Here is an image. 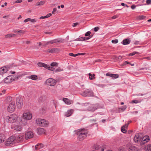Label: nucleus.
I'll return each instance as SVG.
<instances>
[{"mask_svg": "<svg viewBox=\"0 0 151 151\" xmlns=\"http://www.w3.org/2000/svg\"><path fill=\"white\" fill-rule=\"evenodd\" d=\"M15 35L13 34H9L5 35L6 38H10L13 37Z\"/></svg>", "mask_w": 151, "mask_h": 151, "instance_id": "32", "label": "nucleus"}, {"mask_svg": "<svg viewBox=\"0 0 151 151\" xmlns=\"http://www.w3.org/2000/svg\"><path fill=\"white\" fill-rule=\"evenodd\" d=\"M63 100L65 104L67 105H70L73 104V101L72 100H70L67 98H64Z\"/></svg>", "mask_w": 151, "mask_h": 151, "instance_id": "17", "label": "nucleus"}, {"mask_svg": "<svg viewBox=\"0 0 151 151\" xmlns=\"http://www.w3.org/2000/svg\"><path fill=\"white\" fill-rule=\"evenodd\" d=\"M118 16L117 15H115L112 17V19H115L118 17Z\"/></svg>", "mask_w": 151, "mask_h": 151, "instance_id": "57", "label": "nucleus"}, {"mask_svg": "<svg viewBox=\"0 0 151 151\" xmlns=\"http://www.w3.org/2000/svg\"><path fill=\"white\" fill-rule=\"evenodd\" d=\"M138 52H132V53H129V55H128L129 56H133V55H134L136 53H137Z\"/></svg>", "mask_w": 151, "mask_h": 151, "instance_id": "44", "label": "nucleus"}, {"mask_svg": "<svg viewBox=\"0 0 151 151\" xmlns=\"http://www.w3.org/2000/svg\"><path fill=\"white\" fill-rule=\"evenodd\" d=\"M4 120L5 122L10 123L15 122L20 123L22 122L21 119L15 114H13L6 116L4 118Z\"/></svg>", "mask_w": 151, "mask_h": 151, "instance_id": "1", "label": "nucleus"}, {"mask_svg": "<svg viewBox=\"0 0 151 151\" xmlns=\"http://www.w3.org/2000/svg\"><path fill=\"white\" fill-rule=\"evenodd\" d=\"M29 78L33 80L36 81L37 80V76L35 75H32L28 77Z\"/></svg>", "mask_w": 151, "mask_h": 151, "instance_id": "26", "label": "nucleus"}, {"mask_svg": "<svg viewBox=\"0 0 151 151\" xmlns=\"http://www.w3.org/2000/svg\"><path fill=\"white\" fill-rule=\"evenodd\" d=\"M16 109V105L14 101H12L9 104L8 107V111L10 113L14 112Z\"/></svg>", "mask_w": 151, "mask_h": 151, "instance_id": "7", "label": "nucleus"}, {"mask_svg": "<svg viewBox=\"0 0 151 151\" xmlns=\"http://www.w3.org/2000/svg\"><path fill=\"white\" fill-rule=\"evenodd\" d=\"M52 15V14L51 13H49L47 14L46 16V18H48L50 17Z\"/></svg>", "mask_w": 151, "mask_h": 151, "instance_id": "54", "label": "nucleus"}, {"mask_svg": "<svg viewBox=\"0 0 151 151\" xmlns=\"http://www.w3.org/2000/svg\"><path fill=\"white\" fill-rule=\"evenodd\" d=\"M7 68L5 67H4L0 68V74L3 75L6 73L7 71Z\"/></svg>", "mask_w": 151, "mask_h": 151, "instance_id": "21", "label": "nucleus"}, {"mask_svg": "<svg viewBox=\"0 0 151 151\" xmlns=\"http://www.w3.org/2000/svg\"><path fill=\"white\" fill-rule=\"evenodd\" d=\"M96 85L97 86H99L100 87H101L102 88L104 86V85L103 84H96Z\"/></svg>", "mask_w": 151, "mask_h": 151, "instance_id": "50", "label": "nucleus"}, {"mask_svg": "<svg viewBox=\"0 0 151 151\" xmlns=\"http://www.w3.org/2000/svg\"><path fill=\"white\" fill-rule=\"evenodd\" d=\"M140 102L138 100H133L132 101L130 102L131 103H135V104H137L139 103Z\"/></svg>", "mask_w": 151, "mask_h": 151, "instance_id": "39", "label": "nucleus"}, {"mask_svg": "<svg viewBox=\"0 0 151 151\" xmlns=\"http://www.w3.org/2000/svg\"><path fill=\"white\" fill-rule=\"evenodd\" d=\"M107 76H110L113 78H117L119 77V75L117 74H113L109 73H107L106 74Z\"/></svg>", "mask_w": 151, "mask_h": 151, "instance_id": "23", "label": "nucleus"}, {"mask_svg": "<svg viewBox=\"0 0 151 151\" xmlns=\"http://www.w3.org/2000/svg\"><path fill=\"white\" fill-rule=\"evenodd\" d=\"M89 78L90 80H92L95 78L94 76L95 75L94 74L92 75L91 73H89L88 74Z\"/></svg>", "mask_w": 151, "mask_h": 151, "instance_id": "33", "label": "nucleus"}, {"mask_svg": "<svg viewBox=\"0 0 151 151\" xmlns=\"http://www.w3.org/2000/svg\"><path fill=\"white\" fill-rule=\"evenodd\" d=\"M58 63L56 62H53L50 65L51 66L54 67V66H58Z\"/></svg>", "mask_w": 151, "mask_h": 151, "instance_id": "37", "label": "nucleus"}, {"mask_svg": "<svg viewBox=\"0 0 151 151\" xmlns=\"http://www.w3.org/2000/svg\"><path fill=\"white\" fill-rule=\"evenodd\" d=\"M11 128L17 132L20 131L22 129V127L20 125H13L12 126Z\"/></svg>", "mask_w": 151, "mask_h": 151, "instance_id": "13", "label": "nucleus"}, {"mask_svg": "<svg viewBox=\"0 0 151 151\" xmlns=\"http://www.w3.org/2000/svg\"><path fill=\"white\" fill-rule=\"evenodd\" d=\"M79 55H84L86 54L85 53H78Z\"/></svg>", "mask_w": 151, "mask_h": 151, "instance_id": "60", "label": "nucleus"}, {"mask_svg": "<svg viewBox=\"0 0 151 151\" xmlns=\"http://www.w3.org/2000/svg\"><path fill=\"white\" fill-rule=\"evenodd\" d=\"M22 1V0H17L15 1V3H20Z\"/></svg>", "mask_w": 151, "mask_h": 151, "instance_id": "51", "label": "nucleus"}, {"mask_svg": "<svg viewBox=\"0 0 151 151\" xmlns=\"http://www.w3.org/2000/svg\"><path fill=\"white\" fill-rule=\"evenodd\" d=\"M16 143L15 137L12 136L6 139L5 142V145L6 146H12Z\"/></svg>", "mask_w": 151, "mask_h": 151, "instance_id": "3", "label": "nucleus"}, {"mask_svg": "<svg viewBox=\"0 0 151 151\" xmlns=\"http://www.w3.org/2000/svg\"><path fill=\"white\" fill-rule=\"evenodd\" d=\"M136 6L134 5H132L131 6V8L132 9H135L136 8Z\"/></svg>", "mask_w": 151, "mask_h": 151, "instance_id": "56", "label": "nucleus"}, {"mask_svg": "<svg viewBox=\"0 0 151 151\" xmlns=\"http://www.w3.org/2000/svg\"><path fill=\"white\" fill-rule=\"evenodd\" d=\"M14 32L15 33H23L24 32L22 30L17 29L14 31Z\"/></svg>", "mask_w": 151, "mask_h": 151, "instance_id": "34", "label": "nucleus"}, {"mask_svg": "<svg viewBox=\"0 0 151 151\" xmlns=\"http://www.w3.org/2000/svg\"><path fill=\"white\" fill-rule=\"evenodd\" d=\"M8 16H3V18H8Z\"/></svg>", "mask_w": 151, "mask_h": 151, "instance_id": "62", "label": "nucleus"}, {"mask_svg": "<svg viewBox=\"0 0 151 151\" xmlns=\"http://www.w3.org/2000/svg\"><path fill=\"white\" fill-rule=\"evenodd\" d=\"M87 131L85 129L79 130L78 131L77 134L78 135L79 139L81 141L85 139L87 136Z\"/></svg>", "mask_w": 151, "mask_h": 151, "instance_id": "2", "label": "nucleus"}, {"mask_svg": "<svg viewBox=\"0 0 151 151\" xmlns=\"http://www.w3.org/2000/svg\"><path fill=\"white\" fill-rule=\"evenodd\" d=\"M145 151H151V144L147 145L145 147Z\"/></svg>", "mask_w": 151, "mask_h": 151, "instance_id": "30", "label": "nucleus"}, {"mask_svg": "<svg viewBox=\"0 0 151 151\" xmlns=\"http://www.w3.org/2000/svg\"><path fill=\"white\" fill-rule=\"evenodd\" d=\"M142 134L141 133H139L136 134L134 138V140L135 142H141L142 140Z\"/></svg>", "mask_w": 151, "mask_h": 151, "instance_id": "8", "label": "nucleus"}, {"mask_svg": "<svg viewBox=\"0 0 151 151\" xmlns=\"http://www.w3.org/2000/svg\"><path fill=\"white\" fill-rule=\"evenodd\" d=\"M130 42V40L129 39L124 40L122 42V43L124 45H127L129 44Z\"/></svg>", "mask_w": 151, "mask_h": 151, "instance_id": "28", "label": "nucleus"}, {"mask_svg": "<svg viewBox=\"0 0 151 151\" xmlns=\"http://www.w3.org/2000/svg\"><path fill=\"white\" fill-rule=\"evenodd\" d=\"M74 111L73 109H70L68 110L65 114V116L67 117H69L70 116Z\"/></svg>", "mask_w": 151, "mask_h": 151, "instance_id": "20", "label": "nucleus"}, {"mask_svg": "<svg viewBox=\"0 0 151 151\" xmlns=\"http://www.w3.org/2000/svg\"><path fill=\"white\" fill-rule=\"evenodd\" d=\"M75 40L78 41H84V40L83 39V37H81L78 38L76 39Z\"/></svg>", "mask_w": 151, "mask_h": 151, "instance_id": "41", "label": "nucleus"}, {"mask_svg": "<svg viewBox=\"0 0 151 151\" xmlns=\"http://www.w3.org/2000/svg\"><path fill=\"white\" fill-rule=\"evenodd\" d=\"M15 137L16 143L18 142H22L24 139V135L22 134H19Z\"/></svg>", "mask_w": 151, "mask_h": 151, "instance_id": "12", "label": "nucleus"}, {"mask_svg": "<svg viewBox=\"0 0 151 151\" xmlns=\"http://www.w3.org/2000/svg\"><path fill=\"white\" fill-rule=\"evenodd\" d=\"M69 55L70 56L74 57V54L72 53H69Z\"/></svg>", "mask_w": 151, "mask_h": 151, "instance_id": "59", "label": "nucleus"}, {"mask_svg": "<svg viewBox=\"0 0 151 151\" xmlns=\"http://www.w3.org/2000/svg\"><path fill=\"white\" fill-rule=\"evenodd\" d=\"M78 24V23H77V22L73 24L72 25V26L73 27H75Z\"/></svg>", "mask_w": 151, "mask_h": 151, "instance_id": "52", "label": "nucleus"}, {"mask_svg": "<svg viewBox=\"0 0 151 151\" xmlns=\"http://www.w3.org/2000/svg\"><path fill=\"white\" fill-rule=\"evenodd\" d=\"M37 21V20L35 19H31L30 18H28L25 19L24 22L25 23L27 22H30L32 23H35Z\"/></svg>", "mask_w": 151, "mask_h": 151, "instance_id": "25", "label": "nucleus"}, {"mask_svg": "<svg viewBox=\"0 0 151 151\" xmlns=\"http://www.w3.org/2000/svg\"><path fill=\"white\" fill-rule=\"evenodd\" d=\"M46 16H45L44 17L41 16L40 18V19H44L46 18Z\"/></svg>", "mask_w": 151, "mask_h": 151, "instance_id": "58", "label": "nucleus"}, {"mask_svg": "<svg viewBox=\"0 0 151 151\" xmlns=\"http://www.w3.org/2000/svg\"><path fill=\"white\" fill-rule=\"evenodd\" d=\"M13 80L12 76H8L4 79V81L6 83H9L12 81Z\"/></svg>", "mask_w": 151, "mask_h": 151, "instance_id": "16", "label": "nucleus"}, {"mask_svg": "<svg viewBox=\"0 0 151 151\" xmlns=\"http://www.w3.org/2000/svg\"><path fill=\"white\" fill-rule=\"evenodd\" d=\"M98 104H96L95 105H92L89 106L88 109V110L92 111H95L96 109L100 108Z\"/></svg>", "mask_w": 151, "mask_h": 151, "instance_id": "10", "label": "nucleus"}, {"mask_svg": "<svg viewBox=\"0 0 151 151\" xmlns=\"http://www.w3.org/2000/svg\"><path fill=\"white\" fill-rule=\"evenodd\" d=\"M44 145L42 143L38 144L35 146V149L36 150L43 148L44 147Z\"/></svg>", "mask_w": 151, "mask_h": 151, "instance_id": "22", "label": "nucleus"}, {"mask_svg": "<svg viewBox=\"0 0 151 151\" xmlns=\"http://www.w3.org/2000/svg\"><path fill=\"white\" fill-rule=\"evenodd\" d=\"M54 43H57L60 42V40L59 39H55L54 40Z\"/></svg>", "mask_w": 151, "mask_h": 151, "instance_id": "42", "label": "nucleus"}, {"mask_svg": "<svg viewBox=\"0 0 151 151\" xmlns=\"http://www.w3.org/2000/svg\"><path fill=\"white\" fill-rule=\"evenodd\" d=\"M37 133L39 134H42L45 133L46 131L43 128H39L37 129Z\"/></svg>", "mask_w": 151, "mask_h": 151, "instance_id": "24", "label": "nucleus"}, {"mask_svg": "<svg viewBox=\"0 0 151 151\" xmlns=\"http://www.w3.org/2000/svg\"><path fill=\"white\" fill-rule=\"evenodd\" d=\"M36 122L38 125L42 127H46L49 124V122L41 118L37 119Z\"/></svg>", "mask_w": 151, "mask_h": 151, "instance_id": "4", "label": "nucleus"}, {"mask_svg": "<svg viewBox=\"0 0 151 151\" xmlns=\"http://www.w3.org/2000/svg\"><path fill=\"white\" fill-rule=\"evenodd\" d=\"M33 136V134L31 131H29L26 133L25 135V138L26 139L31 138Z\"/></svg>", "mask_w": 151, "mask_h": 151, "instance_id": "15", "label": "nucleus"}, {"mask_svg": "<svg viewBox=\"0 0 151 151\" xmlns=\"http://www.w3.org/2000/svg\"><path fill=\"white\" fill-rule=\"evenodd\" d=\"M150 140L149 137L147 135H145L144 137H142L141 142H140V144L142 145L149 141Z\"/></svg>", "mask_w": 151, "mask_h": 151, "instance_id": "11", "label": "nucleus"}, {"mask_svg": "<svg viewBox=\"0 0 151 151\" xmlns=\"http://www.w3.org/2000/svg\"><path fill=\"white\" fill-rule=\"evenodd\" d=\"M57 10V9L56 8H55L53 9V11L52 12L53 14H54V12H55Z\"/></svg>", "mask_w": 151, "mask_h": 151, "instance_id": "55", "label": "nucleus"}, {"mask_svg": "<svg viewBox=\"0 0 151 151\" xmlns=\"http://www.w3.org/2000/svg\"><path fill=\"white\" fill-rule=\"evenodd\" d=\"M58 49L56 48H52L48 49L47 51L50 53H54L57 51Z\"/></svg>", "mask_w": 151, "mask_h": 151, "instance_id": "27", "label": "nucleus"}, {"mask_svg": "<svg viewBox=\"0 0 151 151\" xmlns=\"http://www.w3.org/2000/svg\"><path fill=\"white\" fill-rule=\"evenodd\" d=\"M16 103L18 108H20L22 107L23 105L22 100L19 98H17L16 100Z\"/></svg>", "mask_w": 151, "mask_h": 151, "instance_id": "14", "label": "nucleus"}, {"mask_svg": "<svg viewBox=\"0 0 151 151\" xmlns=\"http://www.w3.org/2000/svg\"><path fill=\"white\" fill-rule=\"evenodd\" d=\"M129 123L128 124H126L122 126L121 128V131L124 133H126L127 132L126 129L127 128Z\"/></svg>", "mask_w": 151, "mask_h": 151, "instance_id": "18", "label": "nucleus"}, {"mask_svg": "<svg viewBox=\"0 0 151 151\" xmlns=\"http://www.w3.org/2000/svg\"><path fill=\"white\" fill-rule=\"evenodd\" d=\"M78 55H79L78 53H77V54H74V57H76V56H77Z\"/></svg>", "mask_w": 151, "mask_h": 151, "instance_id": "63", "label": "nucleus"}, {"mask_svg": "<svg viewBox=\"0 0 151 151\" xmlns=\"http://www.w3.org/2000/svg\"><path fill=\"white\" fill-rule=\"evenodd\" d=\"M146 2L147 4H150L151 3V0H147L146 1Z\"/></svg>", "mask_w": 151, "mask_h": 151, "instance_id": "53", "label": "nucleus"}, {"mask_svg": "<svg viewBox=\"0 0 151 151\" xmlns=\"http://www.w3.org/2000/svg\"><path fill=\"white\" fill-rule=\"evenodd\" d=\"M45 2L44 1H41L37 3V6L42 5L44 4Z\"/></svg>", "mask_w": 151, "mask_h": 151, "instance_id": "38", "label": "nucleus"}, {"mask_svg": "<svg viewBox=\"0 0 151 151\" xmlns=\"http://www.w3.org/2000/svg\"><path fill=\"white\" fill-rule=\"evenodd\" d=\"M138 149L135 147H131L129 149V151H137Z\"/></svg>", "mask_w": 151, "mask_h": 151, "instance_id": "31", "label": "nucleus"}, {"mask_svg": "<svg viewBox=\"0 0 151 151\" xmlns=\"http://www.w3.org/2000/svg\"><path fill=\"white\" fill-rule=\"evenodd\" d=\"M32 113L29 111H27L24 112L22 115V119L26 121H29L31 120L32 118Z\"/></svg>", "mask_w": 151, "mask_h": 151, "instance_id": "5", "label": "nucleus"}, {"mask_svg": "<svg viewBox=\"0 0 151 151\" xmlns=\"http://www.w3.org/2000/svg\"><path fill=\"white\" fill-rule=\"evenodd\" d=\"M121 5L122 6H125V5L124 3H121Z\"/></svg>", "mask_w": 151, "mask_h": 151, "instance_id": "64", "label": "nucleus"}, {"mask_svg": "<svg viewBox=\"0 0 151 151\" xmlns=\"http://www.w3.org/2000/svg\"><path fill=\"white\" fill-rule=\"evenodd\" d=\"M48 69L50 70L53 71L54 70L55 68L53 67H50V66L49 65Z\"/></svg>", "mask_w": 151, "mask_h": 151, "instance_id": "46", "label": "nucleus"}, {"mask_svg": "<svg viewBox=\"0 0 151 151\" xmlns=\"http://www.w3.org/2000/svg\"><path fill=\"white\" fill-rule=\"evenodd\" d=\"M91 34V32L90 31H88L87 32H86L85 34V36H89L90 34Z\"/></svg>", "mask_w": 151, "mask_h": 151, "instance_id": "48", "label": "nucleus"}, {"mask_svg": "<svg viewBox=\"0 0 151 151\" xmlns=\"http://www.w3.org/2000/svg\"><path fill=\"white\" fill-rule=\"evenodd\" d=\"M118 40L117 39H115L111 41V42L113 43L116 44L118 42Z\"/></svg>", "mask_w": 151, "mask_h": 151, "instance_id": "45", "label": "nucleus"}, {"mask_svg": "<svg viewBox=\"0 0 151 151\" xmlns=\"http://www.w3.org/2000/svg\"><path fill=\"white\" fill-rule=\"evenodd\" d=\"M92 36H88V37H83V39L84 40H88L90 38H91V37Z\"/></svg>", "mask_w": 151, "mask_h": 151, "instance_id": "43", "label": "nucleus"}, {"mask_svg": "<svg viewBox=\"0 0 151 151\" xmlns=\"http://www.w3.org/2000/svg\"><path fill=\"white\" fill-rule=\"evenodd\" d=\"M54 40H52L50 41L47 42L46 44V45H48L49 44H52L53 43H54Z\"/></svg>", "mask_w": 151, "mask_h": 151, "instance_id": "40", "label": "nucleus"}, {"mask_svg": "<svg viewBox=\"0 0 151 151\" xmlns=\"http://www.w3.org/2000/svg\"><path fill=\"white\" fill-rule=\"evenodd\" d=\"M22 18V17L21 15H19V17L17 18V19L19 20L20 19H21Z\"/></svg>", "mask_w": 151, "mask_h": 151, "instance_id": "61", "label": "nucleus"}, {"mask_svg": "<svg viewBox=\"0 0 151 151\" xmlns=\"http://www.w3.org/2000/svg\"><path fill=\"white\" fill-rule=\"evenodd\" d=\"M37 65L40 67H43L45 68L48 69L49 65L46 64L41 62H39L37 63Z\"/></svg>", "mask_w": 151, "mask_h": 151, "instance_id": "19", "label": "nucleus"}, {"mask_svg": "<svg viewBox=\"0 0 151 151\" xmlns=\"http://www.w3.org/2000/svg\"><path fill=\"white\" fill-rule=\"evenodd\" d=\"M130 64V63L128 62L127 61H125L122 64H120V65L121 66H124L126 65L127 64Z\"/></svg>", "mask_w": 151, "mask_h": 151, "instance_id": "36", "label": "nucleus"}, {"mask_svg": "<svg viewBox=\"0 0 151 151\" xmlns=\"http://www.w3.org/2000/svg\"><path fill=\"white\" fill-rule=\"evenodd\" d=\"M127 107L126 106H122L121 108V109L122 111H124L126 109Z\"/></svg>", "mask_w": 151, "mask_h": 151, "instance_id": "47", "label": "nucleus"}, {"mask_svg": "<svg viewBox=\"0 0 151 151\" xmlns=\"http://www.w3.org/2000/svg\"><path fill=\"white\" fill-rule=\"evenodd\" d=\"M5 137L3 134H0V143L4 141Z\"/></svg>", "mask_w": 151, "mask_h": 151, "instance_id": "29", "label": "nucleus"}, {"mask_svg": "<svg viewBox=\"0 0 151 151\" xmlns=\"http://www.w3.org/2000/svg\"><path fill=\"white\" fill-rule=\"evenodd\" d=\"M86 91L88 93H86V92H83L81 93V95L83 96H93V93L92 91H90L89 89H87L86 90Z\"/></svg>", "mask_w": 151, "mask_h": 151, "instance_id": "9", "label": "nucleus"}, {"mask_svg": "<svg viewBox=\"0 0 151 151\" xmlns=\"http://www.w3.org/2000/svg\"><path fill=\"white\" fill-rule=\"evenodd\" d=\"M99 29V28L98 27H96L94 28V30L95 32L97 31Z\"/></svg>", "mask_w": 151, "mask_h": 151, "instance_id": "49", "label": "nucleus"}, {"mask_svg": "<svg viewBox=\"0 0 151 151\" xmlns=\"http://www.w3.org/2000/svg\"><path fill=\"white\" fill-rule=\"evenodd\" d=\"M56 83L57 81L55 80L52 78H49L46 80L45 84L47 86H55Z\"/></svg>", "mask_w": 151, "mask_h": 151, "instance_id": "6", "label": "nucleus"}, {"mask_svg": "<svg viewBox=\"0 0 151 151\" xmlns=\"http://www.w3.org/2000/svg\"><path fill=\"white\" fill-rule=\"evenodd\" d=\"M63 70V69L59 67L58 68L56 69L55 70V72L56 73L60 72L61 71H62Z\"/></svg>", "mask_w": 151, "mask_h": 151, "instance_id": "35", "label": "nucleus"}]
</instances>
